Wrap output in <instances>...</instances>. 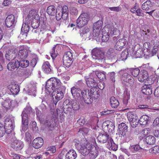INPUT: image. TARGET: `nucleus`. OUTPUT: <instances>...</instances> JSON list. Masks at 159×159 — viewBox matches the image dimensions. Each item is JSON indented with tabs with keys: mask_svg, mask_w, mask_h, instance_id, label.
<instances>
[{
	"mask_svg": "<svg viewBox=\"0 0 159 159\" xmlns=\"http://www.w3.org/2000/svg\"><path fill=\"white\" fill-rule=\"evenodd\" d=\"M61 84L60 80L56 78H51L46 82V89L49 93L53 91L51 95L54 104H53V107H51V105L50 106L51 110H53L55 109L57 102L64 97L63 92L57 88L61 86Z\"/></svg>",
	"mask_w": 159,
	"mask_h": 159,
	"instance_id": "nucleus-1",
	"label": "nucleus"
},
{
	"mask_svg": "<svg viewBox=\"0 0 159 159\" xmlns=\"http://www.w3.org/2000/svg\"><path fill=\"white\" fill-rule=\"evenodd\" d=\"M102 42H106L109 39L110 35L120 34V30L111 25H107L102 30Z\"/></svg>",
	"mask_w": 159,
	"mask_h": 159,
	"instance_id": "nucleus-2",
	"label": "nucleus"
},
{
	"mask_svg": "<svg viewBox=\"0 0 159 159\" xmlns=\"http://www.w3.org/2000/svg\"><path fill=\"white\" fill-rule=\"evenodd\" d=\"M97 139L102 143L107 142L106 146L109 150L116 151L117 149V145L114 143L112 138L105 133L100 134L97 137Z\"/></svg>",
	"mask_w": 159,
	"mask_h": 159,
	"instance_id": "nucleus-3",
	"label": "nucleus"
},
{
	"mask_svg": "<svg viewBox=\"0 0 159 159\" xmlns=\"http://www.w3.org/2000/svg\"><path fill=\"white\" fill-rule=\"evenodd\" d=\"M42 18H40L39 14L35 10L30 11L25 20L29 21L31 20V25L33 28L37 29L39 26V23H41Z\"/></svg>",
	"mask_w": 159,
	"mask_h": 159,
	"instance_id": "nucleus-4",
	"label": "nucleus"
},
{
	"mask_svg": "<svg viewBox=\"0 0 159 159\" xmlns=\"http://www.w3.org/2000/svg\"><path fill=\"white\" fill-rule=\"evenodd\" d=\"M95 89L94 88L91 89L90 93L87 90L83 93V99L86 103L91 104L93 100L97 99L99 97V93L98 91L94 90Z\"/></svg>",
	"mask_w": 159,
	"mask_h": 159,
	"instance_id": "nucleus-5",
	"label": "nucleus"
},
{
	"mask_svg": "<svg viewBox=\"0 0 159 159\" xmlns=\"http://www.w3.org/2000/svg\"><path fill=\"white\" fill-rule=\"evenodd\" d=\"M92 57L96 60V62L99 63L104 62V52L102 50V48H95L92 51Z\"/></svg>",
	"mask_w": 159,
	"mask_h": 159,
	"instance_id": "nucleus-6",
	"label": "nucleus"
},
{
	"mask_svg": "<svg viewBox=\"0 0 159 159\" xmlns=\"http://www.w3.org/2000/svg\"><path fill=\"white\" fill-rule=\"evenodd\" d=\"M42 27H43V28H41L40 29L41 33L39 34L40 36L41 37L40 40L43 41L44 43L48 42L52 37V33H53L55 31V29L44 30L46 27L45 25H42Z\"/></svg>",
	"mask_w": 159,
	"mask_h": 159,
	"instance_id": "nucleus-7",
	"label": "nucleus"
},
{
	"mask_svg": "<svg viewBox=\"0 0 159 159\" xmlns=\"http://www.w3.org/2000/svg\"><path fill=\"white\" fill-rule=\"evenodd\" d=\"M118 74L123 83L129 84L130 86L133 85L134 83V79L126 70H121L119 72Z\"/></svg>",
	"mask_w": 159,
	"mask_h": 159,
	"instance_id": "nucleus-8",
	"label": "nucleus"
},
{
	"mask_svg": "<svg viewBox=\"0 0 159 159\" xmlns=\"http://www.w3.org/2000/svg\"><path fill=\"white\" fill-rule=\"evenodd\" d=\"M63 107L66 111L70 112L72 108L74 110H78L80 109L79 103L76 101L69 99H66L63 103Z\"/></svg>",
	"mask_w": 159,
	"mask_h": 159,
	"instance_id": "nucleus-9",
	"label": "nucleus"
},
{
	"mask_svg": "<svg viewBox=\"0 0 159 159\" xmlns=\"http://www.w3.org/2000/svg\"><path fill=\"white\" fill-rule=\"evenodd\" d=\"M102 21L99 20L93 25V32L92 35L90 36L93 37L94 39H96L97 41L100 38V31L102 29Z\"/></svg>",
	"mask_w": 159,
	"mask_h": 159,
	"instance_id": "nucleus-10",
	"label": "nucleus"
},
{
	"mask_svg": "<svg viewBox=\"0 0 159 159\" xmlns=\"http://www.w3.org/2000/svg\"><path fill=\"white\" fill-rule=\"evenodd\" d=\"M94 72L90 73L89 77L87 76L85 77V80L86 82L87 85L89 88H94L97 86L98 83L100 82L99 80L96 77H95Z\"/></svg>",
	"mask_w": 159,
	"mask_h": 159,
	"instance_id": "nucleus-11",
	"label": "nucleus"
},
{
	"mask_svg": "<svg viewBox=\"0 0 159 159\" xmlns=\"http://www.w3.org/2000/svg\"><path fill=\"white\" fill-rule=\"evenodd\" d=\"M89 19V16L87 13L81 14L76 20L77 26L79 27H83L87 23Z\"/></svg>",
	"mask_w": 159,
	"mask_h": 159,
	"instance_id": "nucleus-12",
	"label": "nucleus"
},
{
	"mask_svg": "<svg viewBox=\"0 0 159 159\" xmlns=\"http://www.w3.org/2000/svg\"><path fill=\"white\" fill-rule=\"evenodd\" d=\"M129 53L131 56L136 57H140L144 55V51L143 48L139 44L135 46L132 51H129Z\"/></svg>",
	"mask_w": 159,
	"mask_h": 159,
	"instance_id": "nucleus-13",
	"label": "nucleus"
},
{
	"mask_svg": "<svg viewBox=\"0 0 159 159\" xmlns=\"http://www.w3.org/2000/svg\"><path fill=\"white\" fill-rule=\"evenodd\" d=\"M127 118L131 126L135 128L139 123V119L137 115L134 112H129L127 113Z\"/></svg>",
	"mask_w": 159,
	"mask_h": 159,
	"instance_id": "nucleus-14",
	"label": "nucleus"
},
{
	"mask_svg": "<svg viewBox=\"0 0 159 159\" xmlns=\"http://www.w3.org/2000/svg\"><path fill=\"white\" fill-rule=\"evenodd\" d=\"M91 145H90V143H87L86 145L82 144L80 145L78 144L76 145V146L80 152L84 156L88 155L89 152L91 148Z\"/></svg>",
	"mask_w": 159,
	"mask_h": 159,
	"instance_id": "nucleus-15",
	"label": "nucleus"
},
{
	"mask_svg": "<svg viewBox=\"0 0 159 159\" xmlns=\"http://www.w3.org/2000/svg\"><path fill=\"white\" fill-rule=\"evenodd\" d=\"M73 59L72 53L70 51L67 52L63 57V65L66 67L68 68L72 64Z\"/></svg>",
	"mask_w": 159,
	"mask_h": 159,
	"instance_id": "nucleus-16",
	"label": "nucleus"
},
{
	"mask_svg": "<svg viewBox=\"0 0 159 159\" xmlns=\"http://www.w3.org/2000/svg\"><path fill=\"white\" fill-rule=\"evenodd\" d=\"M86 90H83V91L81 89L77 87H73L71 89V92L73 97L75 99H83V93L85 92Z\"/></svg>",
	"mask_w": 159,
	"mask_h": 159,
	"instance_id": "nucleus-17",
	"label": "nucleus"
},
{
	"mask_svg": "<svg viewBox=\"0 0 159 159\" xmlns=\"http://www.w3.org/2000/svg\"><path fill=\"white\" fill-rule=\"evenodd\" d=\"M26 112V109L23 111L22 114V126L21 131L22 132H25L28 128V116Z\"/></svg>",
	"mask_w": 159,
	"mask_h": 159,
	"instance_id": "nucleus-18",
	"label": "nucleus"
},
{
	"mask_svg": "<svg viewBox=\"0 0 159 159\" xmlns=\"http://www.w3.org/2000/svg\"><path fill=\"white\" fill-rule=\"evenodd\" d=\"M29 50V48L27 47L20 46L19 48L17 57L21 59L26 58L27 57Z\"/></svg>",
	"mask_w": 159,
	"mask_h": 159,
	"instance_id": "nucleus-19",
	"label": "nucleus"
},
{
	"mask_svg": "<svg viewBox=\"0 0 159 159\" xmlns=\"http://www.w3.org/2000/svg\"><path fill=\"white\" fill-rule=\"evenodd\" d=\"M90 148L88 154L89 158L90 159H95L98 155L99 147L97 145L91 146Z\"/></svg>",
	"mask_w": 159,
	"mask_h": 159,
	"instance_id": "nucleus-20",
	"label": "nucleus"
},
{
	"mask_svg": "<svg viewBox=\"0 0 159 159\" xmlns=\"http://www.w3.org/2000/svg\"><path fill=\"white\" fill-rule=\"evenodd\" d=\"M127 44V41L125 39H120L116 43L114 46V48L117 50L120 51L125 47Z\"/></svg>",
	"mask_w": 159,
	"mask_h": 159,
	"instance_id": "nucleus-21",
	"label": "nucleus"
},
{
	"mask_svg": "<svg viewBox=\"0 0 159 159\" xmlns=\"http://www.w3.org/2000/svg\"><path fill=\"white\" fill-rule=\"evenodd\" d=\"M155 7L154 3H152L150 0H147L142 4V8L143 10L147 11L149 10L154 9Z\"/></svg>",
	"mask_w": 159,
	"mask_h": 159,
	"instance_id": "nucleus-22",
	"label": "nucleus"
},
{
	"mask_svg": "<svg viewBox=\"0 0 159 159\" xmlns=\"http://www.w3.org/2000/svg\"><path fill=\"white\" fill-rule=\"evenodd\" d=\"M24 146L22 142L20 140L15 139L11 144V147L16 150H20Z\"/></svg>",
	"mask_w": 159,
	"mask_h": 159,
	"instance_id": "nucleus-23",
	"label": "nucleus"
},
{
	"mask_svg": "<svg viewBox=\"0 0 159 159\" xmlns=\"http://www.w3.org/2000/svg\"><path fill=\"white\" fill-rule=\"evenodd\" d=\"M148 77V74L147 71L145 70H142L138 77V79L140 82H143Z\"/></svg>",
	"mask_w": 159,
	"mask_h": 159,
	"instance_id": "nucleus-24",
	"label": "nucleus"
},
{
	"mask_svg": "<svg viewBox=\"0 0 159 159\" xmlns=\"http://www.w3.org/2000/svg\"><path fill=\"white\" fill-rule=\"evenodd\" d=\"M15 16L13 15L8 16L5 20L6 26L8 28L13 27L15 25Z\"/></svg>",
	"mask_w": 159,
	"mask_h": 159,
	"instance_id": "nucleus-25",
	"label": "nucleus"
},
{
	"mask_svg": "<svg viewBox=\"0 0 159 159\" xmlns=\"http://www.w3.org/2000/svg\"><path fill=\"white\" fill-rule=\"evenodd\" d=\"M102 126L103 127L107 128L108 132L110 134L112 133L115 127L113 123L109 121H107L104 122Z\"/></svg>",
	"mask_w": 159,
	"mask_h": 159,
	"instance_id": "nucleus-26",
	"label": "nucleus"
},
{
	"mask_svg": "<svg viewBox=\"0 0 159 159\" xmlns=\"http://www.w3.org/2000/svg\"><path fill=\"white\" fill-rule=\"evenodd\" d=\"M5 132L7 134L11 133L13 130V125L12 120L9 118H7L5 121Z\"/></svg>",
	"mask_w": 159,
	"mask_h": 159,
	"instance_id": "nucleus-27",
	"label": "nucleus"
},
{
	"mask_svg": "<svg viewBox=\"0 0 159 159\" xmlns=\"http://www.w3.org/2000/svg\"><path fill=\"white\" fill-rule=\"evenodd\" d=\"M8 89L13 94H17L20 91V88L18 85L14 83H12L8 86Z\"/></svg>",
	"mask_w": 159,
	"mask_h": 159,
	"instance_id": "nucleus-28",
	"label": "nucleus"
},
{
	"mask_svg": "<svg viewBox=\"0 0 159 159\" xmlns=\"http://www.w3.org/2000/svg\"><path fill=\"white\" fill-rule=\"evenodd\" d=\"M43 144V140L41 137H38L34 139L33 142V146L35 148H41Z\"/></svg>",
	"mask_w": 159,
	"mask_h": 159,
	"instance_id": "nucleus-29",
	"label": "nucleus"
},
{
	"mask_svg": "<svg viewBox=\"0 0 159 159\" xmlns=\"http://www.w3.org/2000/svg\"><path fill=\"white\" fill-rule=\"evenodd\" d=\"M90 30L89 27H85L82 30L80 31V35L84 38H89L90 39H94L93 37L90 36L92 35V34L90 33Z\"/></svg>",
	"mask_w": 159,
	"mask_h": 159,
	"instance_id": "nucleus-30",
	"label": "nucleus"
},
{
	"mask_svg": "<svg viewBox=\"0 0 159 159\" xmlns=\"http://www.w3.org/2000/svg\"><path fill=\"white\" fill-rule=\"evenodd\" d=\"M19 62L18 61L15 60L9 62L7 65V69L10 71H13L19 67Z\"/></svg>",
	"mask_w": 159,
	"mask_h": 159,
	"instance_id": "nucleus-31",
	"label": "nucleus"
},
{
	"mask_svg": "<svg viewBox=\"0 0 159 159\" xmlns=\"http://www.w3.org/2000/svg\"><path fill=\"white\" fill-rule=\"evenodd\" d=\"M13 102V101L10 100V99L7 98L2 102V105L6 110H8L12 109Z\"/></svg>",
	"mask_w": 159,
	"mask_h": 159,
	"instance_id": "nucleus-32",
	"label": "nucleus"
},
{
	"mask_svg": "<svg viewBox=\"0 0 159 159\" xmlns=\"http://www.w3.org/2000/svg\"><path fill=\"white\" fill-rule=\"evenodd\" d=\"M26 22H24L22 25L21 29V33L22 35L26 36H27V33L28 32L30 27L29 25V21L25 20Z\"/></svg>",
	"mask_w": 159,
	"mask_h": 159,
	"instance_id": "nucleus-33",
	"label": "nucleus"
},
{
	"mask_svg": "<svg viewBox=\"0 0 159 159\" xmlns=\"http://www.w3.org/2000/svg\"><path fill=\"white\" fill-rule=\"evenodd\" d=\"M141 91L143 94L146 95H150L152 93L151 86L150 85H145L143 86Z\"/></svg>",
	"mask_w": 159,
	"mask_h": 159,
	"instance_id": "nucleus-34",
	"label": "nucleus"
},
{
	"mask_svg": "<svg viewBox=\"0 0 159 159\" xmlns=\"http://www.w3.org/2000/svg\"><path fill=\"white\" fill-rule=\"evenodd\" d=\"M6 59L9 61L14 59L16 57V53L13 49L9 50L8 52L5 55Z\"/></svg>",
	"mask_w": 159,
	"mask_h": 159,
	"instance_id": "nucleus-35",
	"label": "nucleus"
},
{
	"mask_svg": "<svg viewBox=\"0 0 159 159\" xmlns=\"http://www.w3.org/2000/svg\"><path fill=\"white\" fill-rule=\"evenodd\" d=\"M76 157V152L73 149H71L66 154L65 159H75Z\"/></svg>",
	"mask_w": 159,
	"mask_h": 159,
	"instance_id": "nucleus-36",
	"label": "nucleus"
},
{
	"mask_svg": "<svg viewBox=\"0 0 159 159\" xmlns=\"http://www.w3.org/2000/svg\"><path fill=\"white\" fill-rule=\"evenodd\" d=\"M57 8L60 11H61V12L63 14V19H66L68 16V11L67 7L64 6L62 7L61 6H59Z\"/></svg>",
	"mask_w": 159,
	"mask_h": 159,
	"instance_id": "nucleus-37",
	"label": "nucleus"
},
{
	"mask_svg": "<svg viewBox=\"0 0 159 159\" xmlns=\"http://www.w3.org/2000/svg\"><path fill=\"white\" fill-rule=\"evenodd\" d=\"M130 96L129 91L127 89H125L123 94V103L125 106L127 104L128 101L130 98Z\"/></svg>",
	"mask_w": 159,
	"mask_h": 159,
	"instance_id": "nucleus-38",
	"label": "nucleus"
},
{
	"mask_svg": "<svg viewBox=\"0 0 159 159\" xmlns=\"http://www.w3.org/2000/svg\"><path fill=\"white\" fill-rule=\"evenodd\" d=\"M94 72L95 77L97 76L100 80H104L106 79V73L104 71H93Z\"/></svg>",
	"mask_w": 159,
	"mask_h": 159,
	"instance_id": "nucleus-39",
	"label": "nucleus"
},
{
	"mask_svg": "<svg viewBox=\"0 0 159 159\" xmlns=\"http://www.w3.org/2000/svg\"><path fill=\"white\" fill-rule=\"evenodd\" d=\"M42 69L43 71L46 73H49L51 70V66L48 61L44 62L42 65Z\"/></svg>",
	"mask_w": 159,
	"mask_h": 159,
	"instance_id": "nucleus-40",
	"label": "nucleus"
},
{
	"mask_svg": "<svg viewBox=\"0 0 159 159\" xmlns=\"http://www.w3.org/2000/svg\"><path fill=\"white\" fill-rule=\"evenodd\" d=\"M156 139L155 137L151 135L147 136L145 139L146 143L149 145H153L156 142Z\"/></svg>",
	"mask_w": 159,
	"mask_h": 159,
	"instance_id": "nucleus-41",
	"label": "nucleus"
},
{
	"mask_svg": "<svg viewBox=\"0 0 159 159\" xmlns=\"http://www.w3.org/2000/svg\"><path fill=\"white\" fill-rule=\"evenodd\" d=\"M150 130L149 128H146L142 130L139 134V139H142L144 137L148 135L150 133Z\"/></svg>",
	"mask_w": 159,
	"mask_h": 159,
	"instance_id": "nucleus-42",
	"label": "nucleus"
},
{
	"mask_svg": "<svg viewBox=\"0 0 159 159\" xmlns=\"http://www.w3.org/2000/svg\"><path fill=\"white\" fill-rule=\"evenodd\" d=\"M149 117L147 115H143L141 116L139 120V123L141 125H146L148 121Z\"/></svg>",
	"mask_w": 159,
	"mask_h": 159,
	"instance_id": "nucleus-43",
	"label": "nucleus"
},
{
	"mask_svg": "<svg viewBox=\"0 0 159 159\" xmlns=\"http://www.w3.org/2000/svg\"><path fill=\"white\" fill-rule=\"evenodd\" d=\"M110 102L112 107L114 108L117 107L119 104L118 100L114 97L111 98Z\"/></svg>",
	"mask_w": 159,
	"mask_h": 159,
	"instance_id": "nucleus-44",
	"label": "nucleus"
},
{
	"mask_svg": "<svg viewBox=\"0 0 159 159\" xmlns=\"http://www.w3.org/2000/svg\"><path fill=\"white\" fill-rule=\"evenodd\" d=\"M47 12L48 15L54 16L56 14V8L54 6L48 7L47 10Z\"/></svg>",
	"mask_w": 159,
	"mask_h": 159,
	"instance_id": "nucleus-45",
	"label": "nucleus"
},
{
	"mask_svg": "<svg viewBox=\"0 0 159 159\" xmlns=\"http://www.w3.org/2000/svg\"><path fill=\"white\" fill-rule=\"evenodd\" d=\"M141 149L142 148L137 144L130 145L129 148V150L132 153H135Z\"/></svg>",
	"mask_w": 159,
	"mask_h": 159,
	"instance_id": "nucleus-46",
	"label": "nucleus"
},
{
	"mask_svg": "<svg viewBox=\"0 0 159 159\" xmlns=\"http://www.w3.org/2000/svg\"><path fill=\"white\" fill-rule=\"evenodd\" d=\"M123 136L125 139V140L126 142H128L131 140L133 139V134L130 132H128L126 133H124L122 134Z\"/></svg>",
	"mask_w": 159,
	"mask_h": 159,
	"instance_id": "nucleus-47",
	"label": "nucleus"
},
{
	"mask_svg": "<svg viewBox=\"0 0 159 159\" xmlns=\"http://www.w3.org/2000/svg\"><path fill=\"white\" fill-rule=\"evenodd\" d=\"M118 128L119 130L122 132L123 134L127 131L128 127L124 123H122L119 125Z\"/></svg>",
	"mask_w": 159,
	"mask_h": 159,
	"instance_id": "nucleus-48",
	"label": "nucleus"
},
{
	"mask_svg": "<svg viewBox=\"0 0 159 159\" xmlns=\"http://www.w3.org/2000/svg\"><path fill=\"white\" fill-rule=\"evenodd\" d=\"M131 74L134 77L138 76L140 73V70L138 68H131L130 69Z\"/></svg>",
	"mask_w": 159,
	"mask_h": 159,
	"instance_id": "nucleus-49",
	"label": "nucleus"
},
{
	"mask_svg": "<svg viewBox=\"0 0 159 159\" xmlns=\"http://www.w3.org/2000/svg\"><path fill=\"white\" fill-rule=\"evenodd\" d=\"M129 53L128 49H125L121 54L120 57V60L124 61L126 60Z\"/></svg>",
	"mask_w": 159,
	"mask_h": 159,
	"instance_id": "nucleus-50",
	"label": "nucleus"
},
{
	"mask_svg": "<svg viewBox=\"0 0 159 159\" xmlns=\"http://www.w3.org/2000/svg\"><path fill=\"white\" fill-rule=\"evenodd\" d=\"M29 64V62L27 60L22 59L19 62V66H20L22 67H26Z\"/></svg>",
	"mask_w": 159,
	"mask_h": 159,
	"instance_id": "nucleus-51",
	"label": "nucleus"
},
{
	"mask_svg": "<svg viewBox=\"0 0 159 159\" xmlns=\"http://www.w3.org/2000/svg\"><path fill=\"white\" fill-rule=\"evenodd\" d=\"M96 137V134L93 137L90 138L88 139V142L87 143H90V145H91L92 146H96V143L95 138Z\"/></svg>",
	"mask_w": 159,
	"mask_h": 159,
	"instance_id": "nucleus-52",
	"label": "nucleus"
},
{
	"mask_svg": "<svg viewBox=\"0 0 159 159\" xmlns=\"http://www.w3.org/2000/svg\"><path fill=\"white\" fill-rule=\"evenodd\" d=\"M149 152L152 154H156L159 153V146L156 145L149 150Z\"/></svg>",
	"mask_w": 159,
	"mask_h": 159,
	"instance_id": "nucleus-53",
	"label": "nucleus"
},
{
	"mask_svg": "<svg viewBox=\"0 0 159 159\" xmlns=\"http://www.w3.org/2000/svg\"><path fill=\"white\" fill-rule=\"evenodd\" d=\"M114 50L112 48L109 49L107 52V56L109 59H112L114 57L115 53L114 52Z\"/></svg>",
	"mask_w": 159,
	"mask_h": 159,
	"instance_id": "nucleus-54",
	"label": "nucleus"
},
{
	"mask_svg": "<svg viewBox=\"0 0 159 159\" xmlns=\"http://www.w3.org/2000/svg\"><path fill=\"white\" fill-rule=\"evenodd\" d=\"M139 107L140 109H144L145 110L149 111V110H156L159 111V109H154L152 107L147 105H140L139 106Z\"/></svg>",
	"mask_w": 159,
	"mask_h": 159,
	"instance_id": "nucleus-55",
	"label": "nucleus"
},
{
	"mask_svg": "<svg viewBox=\"0 0 159 159\" xmlns=\"http://www.w3.org/2000/svg\"><path fill=\"white\" fill-rule=\"evenodd\" d=\"M139 39L137 36L135 34L131 35L129 37V40H131V43H137L138 42Z\"/></svg>",
	"mask_w": 159,
	"mask_h": 159,
	"instance_id": "nucleus-56",
	"label": "nucleus"
},
{
	"mask_svg": "<svg viewBox=\"0 0 159 159\" xmlns=\"http://www.w3.org/2000/svg\"><path fill=\"white\" fill-rule=\"evenodd\" d=\"M56 18L57 20H60L61 18L63 19V14L61 12V11H60L57 8L56 10Z\"/></svg>",
	"mask_w": 159,
	"mask_h": 159,
	"instance_id": "nucleus-57",
	"label": "nucleus"
},
{
	"mask_svg": "<svg viewBox=\"0 0 159 159\" xmlns=\"http://www.w3.org/2000/svg\"><path fill=\"white\" fill-rule=\"evenodd\" d=\"M11 156L13 159H22L24 157L21 156L20 155L15 153L14 152H11Z\"/></svg>",
	"mask_w": 159,
	"mask_h": 159,
	"instance_id": "nucleus-58",
	"label": "nucleus"
},
{
	"mask_svg": "<svg viewBox=\"0 0 159 159\" xmlns=\"http://www.w3.org/2000/svg\"><path fill=\"white\" fill-rule=\"evenodd\" d=\"M5 132V128L2 124H0V137H2Z\"/></svg>",
	"mask_w": 159,
	"mask_h": 159,
	"instance_id": "nucleus-59",
	"label": "nucleus"
},
{
	"mask_svg": "<svg viewBox=\"0 0 159 159\" xmlns=\"http://www.w3.org/2000/svg\"><path fill=\"white\" fill-rule=\"evenodd\" d=\"M55 47H53L52 51L50 52L51 56L53 59H54L57 57L58 53L57 52H55Z\"/></svg>",
	"mask_w": 159,
	"mask_h": 159,
	"instance_id": "nucleus-60",
	"label": "nucleus"
},
{
	"mask_svg": "<svg viewBox=\"0 0 159 159\" xmlns=\"http://www.w3.org/2000/svg\"><path fill=\"white\" fill-rule=\"evenodd\" d=\"M108 8L112 11L116 12L119 11L121 10V7L120 6L109 7Z\"/></svg>",
	"mask_w": 159,
	"mask_h": 159,
	"instance_id": "nucleus-61",
	"label": "nucleus"
},
{
	"mask_svg": "<svg viewBox=\"0 0 159 159\" xmlns=\"http://www.w3.org/2000/svg\"><path fill=\"white\" fill-rule=\"evenodd\" d=\"M33 69L32 68L27 69L24 73L26 76H29L32 74Z\"/></svg>",
	"mask_w": 159,
	"mask_h": 159,
	"instance_id": "nucleus-62",
	"label": "nucleus"
},
{
	"mask_svg": "<svg viewBox=\"0 0 159 159\" xmlns=\"http://www.w3.org/2000/svg\"><path fill=\"white\" fill-rule=\"evenodd\" d=\"M25 139L28 141H30L31 140V135L29 132H26L25 133Z\"/></svg>",
	"mask_w": 159,
	"mask_h": 159,
	"instance_id": "nucleus-63",
	"label": "nucleus"
},
{
	"mask_svg": "<svg viewBox=\"0 0 159 159\" xmlns=\"http://www.w3.org/2000/svg\"><path fill=\"white\" fill-rule=\"evenodd\" d=\"M47 151H51L52 153H55L56 151V148L54 146L48 147L47 148Z\"/></svg>",
	"mask_w": 159,
	"mask_h": 159,
	"instance_id": "nucleus-64",
	"label": "nucleus"
}]
</instances>
